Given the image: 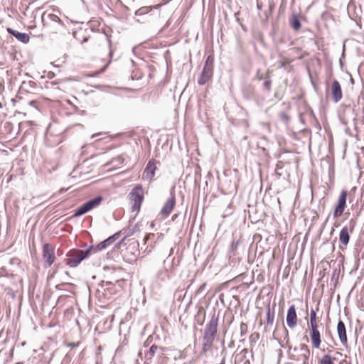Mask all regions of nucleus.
<instances>
[{"label":"nucleus","mask_w":364,"mask_h":364,"mask_svg":"<svg viewBox=\"0 0 364 364\" xmlns=\"http://www.w3.org/2000/svg\"><path fill=\"white\" fill-rule=\"evenodd\" d=\"M218 316L213 314L206 323L203 335L202 350L207 352L213 346L218 332Z\"/></svg>","instance_id":"1"},{"label":"nucleus","mask_w":364,"mask_h":364,"mask_svg":"<svg viewBox=\"0 0 364 364\" xmlns=\"http://www.w3.org/2000/svg\"><path fill=\"white\" fill-rule=\"evenodd\" d=\"M286 338L287 343L286 346L281 345L282 348H288V355L290 359L301 361L302 364H309V358L311 354L310 349L308 346L304 343H300L299 346L292 348L290 345H289V335L288 331L286 329Z\"/></svg>","instance_id":"2"},{"label":"nucleus","mask_w":364,"mask_h":364,"mask_svg":"<svg viewBox=\"0 0 364 364\" xmlns=\"http://www.w3.org/2000/svg\"><path fill=\"white\" fill-rule=\"evenodd\" d=\"M92 251V247L82 250L79 249H72L66 254V259H65V264L71 268L77 267L80 262L85 259Z\"/></svg>","instance_id":"3"},{"label":"nucleus","mask_w":364,"mask_h":364,"mask_svg":"<svg viewBox=\"0 0 364 364\" xmlns=\"http://www.w3.org/2000/svg\"><path fill=\"white\" fill-rule=\"evenodd\" d=\"M129 198L132 203L131 210L132 212L138 211L144 200V193L141 185H136L129 193Z\"/></svg>","instance_id":"4"},{"label":"nucleus","mask_w":364,"mask_h":364,"mask_svg":"<svg viewBox=\"0 0 364 364\" xmlns=\"http://www.w3.org/2000/svg\"><path fill=\"white\" fill-rule=\"evenodd\" d=\"M103 198L101 196H96L95 198L87 201L82 204L80 208L75 210L74 217H80L92 209L97 207L102 201Z\"/></svg>","instance_id":"5"},{"label":"nucleus","mask_w":364,"mask_h":364,"mask_svg":"<svg viewBox=\"0 0 364 364\" xmlns=\"http://www.w3.org/2000/svg\"><path fill=\"white\" fill-rule=\"evenodd\" d=\"M42 258L46 268L50 267L55 260V248L49 243L43 246Z\"/></svg>","instance_id":"6"},{"label":"nucleus","mask_w":364,"mask_h":364,"mask_svg":"<svg viewBox=\"0 0 364 364\" xmlns=\"http://www.w3.org/2000/svg\"><path fill=\"white\" fill-rule=\"evenodd\" d=\"M347 191L342 190L337 203L336 204V207L333 211V218H337L340 217L344 212L346 206V199H347Z\"/></svg>","instance_id":"7"},{"label":"nucleus","mask_w":364,"mask_h":364,"mask_svg":"<svg viewBox=\"0 0 364 364\" xmlns=\"http://www.w3.org/2000/svg\"><path fill=\"white\" fill-rule=\"evenodd\" d=\"M355 225V221L350 220L349 222V227L344 226L341 229L339 234V242L341 245L346 247L350 241V233L353 232Z\"/></svg>","instance_id":"8"},{"label":"nucleus","mask_w":364,"mask_h":364,"mask_svg":"<svg viewBox=\"0 0 364 364\" xmlns=\"http://www.w3.org/2000/svg\"><path fill=\"white\" fill-rule=\"evenodd\" d=\"M319 325L310 326V337L312 346L318 349L321 343V333L318 330Z\"/></svg>","instance_id":"9"},{"label":"nucleus","mask_w":364,"mask_h":364,"mask_svg":"<svg viewBox=\"0 0 364 364\" xmlns=\"http://www.w3.org/2000/svg\"><path fill=\"white\" fill-rule=\"evenodd\" d=\"M176 205V198L174 193L171 191L170 198L166 201L164 205L161 210L160 213L165 216L168 217Z\"/></svg>","instance_id":"10"},{"label":"nucleus","mask_w":364,"mask_h":364,"mask_svg":"<svg viewBox=\"0 0 364 364\" xmlns=\"http://www.w3.org/2000/svg\"><path fill=\"white\" fill-rule=\"evenodd\" d=\"M213 75V68L210 67L203 66V71L201 72L198 79V83L200 85H203L209 80H211Z\"/></svg>","instance_id":"11"},{"label":"nucleus","mask_w":364,"mask_h":364,"mask_svg":"<svg viewBox=\"0 0 364 364\" xmlns=\"http://www.w3.org/2000/svg\"><path fill=\"white\" fill-rule=\"evenodd\" d=\"M121 231L114 233L113 235L109 237L98 244L95 249L92 248V250L95 252L97 251L105 250L106 247L111 245L116 240H117L119 237Z\"/></svg>","instance_id":"12"},{"label":"nucleus","mask_w":364,"mask_h":364,"mask_svg":"<svg viewBox=\"0 0 364 364\" xmlns=\"http://www.w3.org/2000/svg\"><path fill=\"white\" fill-rule=\"evenodd\" d=\"M331 94L334 102H338L343 97L342 89L339 82L334 80L331 85Z\"/></svg>","instance_id":"13"},{"label":"nucleus","mask_w":364,"mask_h":364,"mask_svg":"<svg viewBox=\"0 0 364 364\" xmlns=\"http://www.w3.org/2000/svg\"><path fill=\"white\" fill-rule=\"evenodd\" d=\"M297 321V316L294 305H291L287 311V324L290 328L296 326Z\"/></svg>","instance_id":"14"},{"label":"nucleus","mask_w":364,"mask_h":364,"mask_svg":"<svg viewBox=\"0 0 364 364\" xmlns=\"http://www.w3.org/2000/svg\"><path fill=\"white\" fill-rule=\"evenodd\" d=\"M141 226L142 223L141 222H138L134 225H129L127 228H124L122 231L124 232V237L118 243V245H120L122 242H123L127 237L133 235L137 232H140Z\"/></svg>","instance_id":"15"},{"label":"nucleus","mask_w":364,"mask_h":364,"mask_svg":"<svg viewBox=\"0 0 364 364\" xmlns=\"http://www.w3.org/2000/svg\"><path fill=\"white\" fill-rule=\"evenodd\" d=\"M156 161L155 159L150 160L144 171L143 177L147 179L151 180L155 176V171L156 169Z\"/></svg>","instance_id":"16"},{"label":"nucleus","mask_w":364,"mask_h":364,"mask_svg":"<svg viewBox=\"0 0 364 364\" xmlns=\"http://www.w3.org/2000/svg\"><path fill=\"white\" fill-rule=\"evenodd\" d=\"M248 355V350L247 348L242 349L239 353H237L235 355V364H250Z\"/></svg>","instance_id":"17"},{"label":"nucleus","mask_w":364,"mask_h":364,"mask_svg":"<svg viewBox=\"0 0 364 364\" xmlns=\"http://www.w3.org/2000/svg\"><path fill=\"white\" fill-rule=\"evenodd\" d=\"M337 333L341 343L343 345H346L347 343V335H346V326L343 321L339 320L337 324Z\"/></svg>","instance_id":"18"},{"label":"nucleus","mask_w":364,"mask_h":364,"mask_svg":"<svg viewBox=\"0 0 364 364\" xmlns=\"http://www.w3.org/2000/svg\"><path fill=\"white\" fill-rule=\"evenodd\" d=\"M7 31L9 33L14 36L18 41L23 43H28L30 40V37L28 34L26 33H21L18 31L14 30L11 28H7Z\"/></svg>","instance_id":"19"},{"label":"nucleus","mask_w":364,"mask_h":364,"mask_svg":"<svg viewBox=\"0 0 364 364\" xmlns=\"http://www.w3.org/2000/svg\"><path fill=\"white\" fill-rule=\"evenodd\" d=\"M64 140V136L62 134L53 136L49 134L46 138V142L48 146H55L60 144Z\"/></svg>","instance_id":"20"},{"label":"nucleus","mask_w":364,"mask_h":364,"mask_svg":"<svg viewBox=\"0 0 364 364\" xmlns=\"http://www.w3.org/2000/svg\"><path fill=\"white\" fill-rule=\"evenodd\" d=\"M41 19H42V22H43V25L46 24L45 22L47 20L58 23L60 25H63V22L57 15L53 14H49V13H47L46 11L43 14V15L41 16Z\"/></svg>","instance_id":"21"},{"label":"nucleus","mask_w":364,"mask_h":364,"mask_svg":"<svg viewBox=\"0 0 364 364\" xmlns=\"http://www.w3.org/2000/svg\"><path fill=\"white\" fill-rule=\"evenodd\" d=\"M289 22L291 27L295 31H299L301 28L299 15L297 14H293L289 17Z\"/></svg>","instance_id":"22"},{"label":"nucleus","mask_w":364,"mask_h":364,"mask_svg":"<svg viewBox=\"0 0 364 364\" xmlns=\"http://www.w3.org/2000/svg\"><path fill=\"white\" fill-rule=\"evenodd\" d=\"M159 350L160 351L159 355H163V348L153 344L150 347L149 350L145 353V358L146 360H151Z\"/></svg>","instance_id":"23"},{"label":"nucleus","mask_w":364,"mask_h":364,"mask_svg":"<svg viewBox=\"0 0 364 364\" xmlns=\"http://www.w3.org/2000/svg\"><path fill=\"white\" fill-rule=\"evenodd\" d=\"M274 318V311L268 306L266 311V322L267 325H272Z\"/></svg>","instance_id":"24"},{"label":"nucleus","mask_w":364,"mask_h":364,"mask_svg":"<svg viewBox=\"0 0 364 364\" xmlns=\"http://www.w3.org/2000/svg\"><path fill=\"white\" fill-rule=\"evenodd\" d=\"M319 364H333L331 355L325 354L320 360Z\"/></svg>","instance_id":"25"},{"label":"nucleus","mask_w":364,"mask_h":364,"mask_svg":"<svg viewBox=\"0 0 364 364\" xmlns=\"http://www.w3.org/2000/svg\"><path fill=\"white\" fill-rule=\"evenodd\" d=\"M318 325L317 321H316V313L314 309L311 310L310 313V323L309 326Z\"/></svg>","instance_id":"26"},{"label":"nucleus","mask_w":364,"mask_h":364,"mask_svg":"<svg viewBox=\"0 0 364 364\" xmlns=\"http://www.w3.org/2000/svg\"><path fill=\"white\" fill-rule=\"evenodd\" d=\"M158 277L162 281L167 280L169 278L168 270L163 269L159 271L158 273Z\"/></svg>","instance_id":"27"},{"label":"nucleus","mask_w":364,"mask_h":364,"mask_svg":"<svg viewBox=\"0 0 364 364\" xmlns=\"http://www.w3.org/2000/svg\"><path fill=\"white\" fill-rule=\"evenodd\" d=\"M107 42L109 44V58L112 59L113 57V53H114V50L112 49V40H111L110 36H107ZM110 62H111V60H109V61L108 62L107 65H108L110 63Z\"/></svg>","instance_id":"28"},{"label":"nucleus","mask_w":364,"mask_h":364,"mask_svg":"<svg viewBox=\"0 0 364 364\" xmlns=\"http://www.w3.org/2000/svg\"><path fill=\"white\" fill-rule=\"evenodd\" d=\"M214 58L212 55H208L205 60L204 66L210 67L213 68Z\"/></svg>","instance_id":"29"},{"label":"nucleus","mask_w":364,"mask_h":364,"mask_svg":"<svg viewBox=\"0 0 364 364\" xmlns=\"http://www.w3.org/2000/svg\"><path fill=\"white\" fill-rule=\"evenodd\" d=\"M279 118L282 121H283L285 123H288L290 119L289 116L286 112H284L279 113Z\"/></svg>","instance_id":"30"},{"label":"nucleus","mask_w":364,"mask_h":364,"mask_svg":"<svg viewBox=\"0 0 364 364\" xmlns=\"http://www.w3.org/2000/svg\"><path fill=\"white\" fill-rule=\"evenodd\" d=\"M247 332V325L245 323L240 324V335L241 336H245Z\"/></svg>","instance_id":"31"},{"label":"nucleus","mask_w":364,"mask_h":364,"mask_svg":"<svg viewBox=\"0 0 364 364\" xmlns=\"http://www.w3.org/2000/svg\"><path fill=\"white\" fill-rule=\"evenodd\" d=\"M63 80H55V81H51L46 83V87L47 88H53L55 85L60 84Z\"/></svg>","instance_id":"32"},{"label":"nucleus","mask_w":364,"mask_h":364,"mask_svg":"<svg viewBox=\"0 0 364 364\" xmlns=\"http://www.w3.org/2000/svg\"><path fill=\"white\" fill-rule=\"evenodd\" d=\"M148 11H149V9L147 7H142L136 11V16L143 15V14L147 13Z\"/></svg>","instance_id":"33"},{"label":"nucleus","mask_w":364,"mask_h":364,"mask_svg":"<svg viewBox=\"0 0 364 364\" xmlns=\"http://www.w3.org/2000/svg\"><path fill=\"white\" fill-rule=\"evenodd\" d=\"M238 245H239V241L238 240H233L231 243V250L232 252H235L237 250V247H238Z\"/></svg>","instance_id":"34"},{"label":"nucleus","mask_w":364,"mask_h":364,"mask_svg":"<svg viewBox=\"0 0 364 364\" xmlns=\"http://www.w3.org/2000/svg\"><path fill=\"white\" fill-rule=\"evenodd\" d=\"M272 82L270 80H267L264 82V87L267 90L269 91L271 90Z\"/></svg>","instance_id":"35"},{"label":"nucleus","mask_w":364,"mask_h":364,"mask_svg":"<svg viewBox=\"0 0 364 364\" xmlns=\"http://www.w3.org/2000/svg\"><path fill=\"white\" fill-rule=\"evenodd\" d=\"M154 237V234H149V235H146L144 237V244L146 243L147 240H149L151 237Z\"/></svg>","instance_id":"36"},{"label":"nucleus","mask_w":364,"mask_h":364,"mask_svg":"<svg viewBox=\"0 0 364 364\" xmlns=\"http://www.w3.org/2000/svg\"><path fill=\"white\" fill-rule=\"evenodd\" d=\"M258 338H259V333H252L250 336V340H252V341H253L255 339H258Z\"/></svg>","instance_id":"37"},{"label":"nucleus","mask_w":364,"mask_h":364,"mask_svg":"<svg viewBox=\"0 0 364 364\" xmlns=\"http://www.w3.org/2000/svg\"><path fill=\"white\" fill-rule=\"evenodd\" d=\"M205 286H206L205 283H203L202 285H200V287L198 289V292H199V293L202 292L205 289Z\"/></svg>","instance_id":"38"},{"label":"nucleus","mask_w":364,"mask_h":364,"mask_svg":"<svg viewBox=\"0 0 364 364\" xmlns=\"http://www.w3.org/2000/svg\"><path fill=\"white\" fill-rule=\"evenodd\" d=\"M169 25H170V21L168 20V21L166 23V24L164 26V27H163V28H162V29H165V28H168V27L169 26Z\"/></svg>","instance_id":"39"},{"label":"nucleus","mask_w":364,"mask_h":364,"mask_svg":"<svg viewBox=\"0 0 364 364\" xmlns=\"http://www.w3.org/2000/svg\"><path fill=\"white\" fill-rule=\"evenodd\" d=\"M171 1V0H161V4H166L168 3Z\"/></svg>","instance_id":"40"},{"label":"nucleus","mask_w":364,"mask_h":364,"mask_svg":"<svg viewBox=\"0 0 364 364\" xmlns=\"http://www.w3.org/2000/svg\"><path fill=\"white\" fill-rule=\"evenodd\" d=\"M223 296H224V294H220L219 295V299L220 300L223 302Z\"/></svg>","instance_id":"41"},{"label":"nucleus","mask_w":364,"mask_h":364,"mask_svg":"<svg viewBox=\"0 0 364 364\" xmlns=\"http://www.w3.org/2000/svg\"><path fill=\"white\" fill-rule=\"evenodd\" d=\"M257 77L259 80H262L263 78L262 75H259V73H257Z\"/></svg>","instance_id":"42"},{"label":"nucleus","mask_w":364,"mask_h":364,"mask_svg":"<svg viewBox=\"0 0 364 364\" xmlns=\"http://www.w3.org/2000/svg\"><path fill=\"white\" fill-rule=\"evenodd\" d=\"M100 133L95 134L92 136V138L95 137L96 136L100 135Z\"/></svg>","instance_id":"43"},{"label":"nucleus","mask_w":364,"mask_h":364,"mask_svg":"<svg viewBox=\"0 0 364 364\" xmlns=\"http://www.w3.org/2000/svg\"><path fill=\"white\" fill-rule=\"evenodd\" d=\"M88 41V38L87 37H85L84 39H83V42H87Z\"/></svg>","instance_id":"44"},{"label":"nucleus","mask_w":364,"mask_h":364,"mask_svg":"<svg viewBox=\"0 0 364 364\" xmlns=\"http://www.w3.org/2000/svg\"><path fill=\"white\" fill-rule=\"evenodd\" d=\"M344 50H345V45L343 46V50L342 56H343V55H344Z\"/></svg>","instance_id":"45"},{"label":"nucleus","mask_w":364,"mask_h":364,"mask_svg":"<svg viewBox=\"0 0 364 364\" xmlns=\"http://www.w3.org/2000/svg\"><path fill=\"white\" fill-rule=\"evenodd\" d=\"M224 363H225V357H223V358L222 364H223Z\"/></svg>","instance_id":"46"},{"label":"nucleus","mask_w":364,"mask_h":364,"mask_svg":"<svg viewBox=\"0 0 364 364\" xmlns=\"http://www.w3.org/2000/svg\"><path fill=\"white\" fill-rule=\"evenodd\" d=\"M257 8H258L259 9H260V8H261V6L259 5V4H257Z\"/></svg>","instance_id":"47"},{"label":"nucleus","mask_w":364,"mask_h":364,"mask_svg":"<svg viewBox=\"0 0 364 364\" xmlns=\"http://www.w3.org/2000/svg\"><path fill=\"white\" fill-rule=\"evenodd\" d=\"M237 15H239V13H238V12H237V13H235V16L236 17L237 16Z\"/></svg>","instance_id":"48"},{"label":"nucleus","mask_w":364,"mask_h":364,"mask_svg":"<svg viewBox=\"0 0 364 364\" xmlns=\"http://www.w3.org/2000/svg\"><path fill=\"white\" fill-rule=\"evenodd\" d=\"M225 351V348H223V350L222 353H224Z\"/></svg>","instance_id":"49"}]
</instances>
